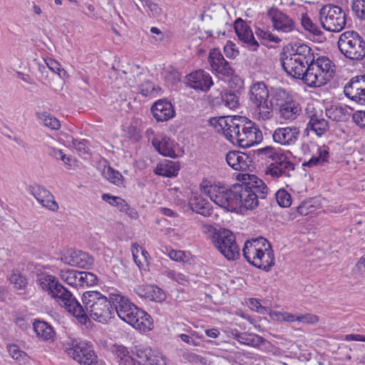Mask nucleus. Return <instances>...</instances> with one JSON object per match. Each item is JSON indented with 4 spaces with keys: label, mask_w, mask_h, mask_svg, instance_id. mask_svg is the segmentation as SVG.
<instances>
[{
    "label": "nucleus",
    "mask_w": 365,
    "mask_h": 365,
    "mask_svg": "<svg viewBox=\"0 0 365 365\" xmlns=\"http://www.w3.org/2000/svg\"><path fill=\"white\" fill-rule=\"evenodd\" d=\"M292 53L282 58V66L290 76L301 79L309 87H320L334 76L331 61L325 56L314 60V53L306 44H295Z\"/></svg>",
    "instance_id": "1"
},
{
    "label": "nucleus",
    "mask_w": 365,
    "mask_h": 365,
    "mask_svg": "<svg viewBox=\"0 0 365 365\" xmlns=\"http://www.w3.org/2000/svg\"><path fill=\"white\" fill-rule=\"evenodd\" d=\"M242 252L246 260L258 269L268 272L274 265V256L272 246L262 237L247 240Z\"/></svg>",
    "instance_id": "2"
},
{
    "label": "nucleus",
    "mask_w": 365,
    "mask_h": 365,
    "mask_svg": "<svg viewBox=\"0 0 365 365\" xmlns=\"http://www.w3.org/2000/svg\"><path fill=\"white\" fill-rule=\"evenodd\" d=\"M83 309L86 315V324L88 321V315L96 321L106 323L112 317L113 307L110 302L101 293L96 291H88L82 296Z\"/></svg>",
    "instance_id": "3"
},
{
    "label": "nucleus",
    "mask_w": 365,
    "mask_h": 365,
    "mask_svg": "<svg viewBox=\"0 0 365 365\" xmlns=\"http://www.w3.org/2000/svg\"><path fill=\"white\" fill-rule=\"evenodd\" d=\"M205 232L212 234L211 240L217 250L229 261H234L240 257V248L234 234L227 229L217 230L212 225H205Z\"/></svg>",
    "instance_id": "4"
},
{
    "label": "nucleus",
    "mask_w": 365,
    "mask_h": 365,
    "mask_svg": "<svg viewBox=\"0 0 365 365\" xmlns=\"http://www.w3.org/2000/svg\"><path fill=\"white\" fill-rule=\"evenodd\" d=\"M341 53L347 58L360 61L365 57V41L357 32L347 31L338 40Z\"/></svg>",
    "instance_id": "5"
},
{
    "label": "nucleus",
    "mask_w": 365,
    "mask_h": 365,
    "mask_svg": "<svg viewBox=\"0 0 365 365\" xmlns=\"http://www.w3.org/2000/svg\"><path fill=\"white\" fill-rule=\"evenodd\" d=\"M63 348L70 357L81 365H98L97 356L91 346L78 339H67L63 342Z\"/></svg>",
    "instance_id": "6"
},
{
    "label": "nucleus",
    "mask_w": 365,
    "mask_h": 365,
    "mask_svg": "<svg viewBox=\"0 0 365 365\" xmlns=\"http://www.w3.org/2000/svg\"><path fill=\"white\" fill-rule=\"evenodd\" d=\"M260 153L267 155L272 160L267 167V175H270L274 178L280 177L290 178L294 170V165L284 153L276 152L272 147H266L260 150Z\"/></svg>",
    "instance_id": "7"
},
{
    "label": "nucleus",
    "mask_w": 365,
    "mask_h": 365,
    "mask_svg": "<svg viewBox=\"0 0 365 365\" xmlns=\"http://www.w3.org/2000/svg\"><path fill=\"white\" fill-rule=\"evenodd\" d=\"M269 91L264 82L253 83L249 91V98L255 107V115L258 120L271 119L270 107L268 106Z\"/></svg>",
    "instance_id": "8"
},
{
    "label": "nucleus",
    "mask_w": 365,
    "mask_h": 365,
    "mask_svg": "<svg viewBox=\"0 0 365 365\" xmlns=\"http://www.w3.org/2000/svg\"><path fill=\"white\" fill-rule=\"evenodd\" d=\"M319 21L325 30L339 32L346 26V14L341 7L329 4L320 9Z\"/></svg>",
    "instance_id": "9"
},
{
    "label": "nucleus",
    "mask_w": 365,
    "mask_h": 365,
    "mask_svg": "<svg viewBox=\"0 0 365 365\" xmlns=\"http://www.w3.org/2000/svg\"><path fill=\"white\" fill-rule=\"evenodd\" d=\"M205 192L220 207L231 212L237 210L236 184L230 188L211 185L205 189Z\"/></svg>",
    "instance_id": "10"
},
{
    "label": "nucleus",
    "mask_w": 365,
    "mask_h": 365,
    "mask_svg": "<svg viewBox=\"0 0 365 365\" xmlns=\"http://www.w3.org/2000/svg\"><path fill=\"white\" fill-rule=\"evenodd\" d=\"M58 304L63 307L69 313L76 317L79 322H85L86 315L81 304L73 297V294L62 284L56 291L52 298Z\"/></svg>",
    "instance_id": "11"
},
{
    "label": "nucleus",
    "mask_w": 365,
    "mask_h": 365,
    "mask_svg": "<svg viewBox=\"0 0 365 365\" xmlns=\"http://www.w3.org/2000/svg\"><path fill=\"white\" fill-rule=\"evenodd\" d=\"M267 16L273 29L281 34H288L296 29L294 21L276 7H272L267 11Z\"/></svg>",
    "instance_id": "12"
},
{
    "label": "nucleus",
    "mask_w": 365,
    "mask_h": 365,
    "mask_svg": "<svg viewBox=\"0 0 365 365\" xmlns=\"http://www.w3.org/2000/svg\"><path fill=\"white\" fill-rule=\"evenodd\" d=\"M262 134L259 129L250 120L242 123L239 139L236 143L243 148H250L262 140Z\"/></svg>",
    "instance_id": "13"
},
{
    "label": "nucleus",
    "mask_w": 365,
    "mask_h": 365,
    "mask_svg": "<svg viewBox=\"0 0 365 365\" xmlns=\"http://www.w3.org/2000/svg\"><path fill=\"white\" fill-rule=\"evenodd\" d=\"M344 93L351 101L365 106V75L351 78L345 85Z\"/></svg>",
    "instance_id": "14"
},
{
    "label": "nucleus",
    "mask_w": 365,
    "mask_h": 365,
    "mask_svg": "<svg viewBox=\"0 0 365 365\" xmlns=\"http://www.w3.org/2000/svg\"><path fill=\"white\" fill-rule=\"evenodd\" d=\"M123 321L135 329L142 331H150L153 329V320L151 317L135 305Z\"/></svg>",
    "instance_id": "15"
},
{
    "label": "nucleus",
    "mask_w": 365,
    "mask_h": 365,
    "mask_svg": "<svg viewBox=\"0 0 365 365\" xmlns=\"http://www.w3.org/2000/svg\"><path fill=\"white\" fill-rule=\"evenodd\" d=\"M237 179L244 183L243 186L248 187L250 192H252L256 195L258 202L266 198L269 188L264 181L255 175L242 173L238 175Z\"/></svg>",
    "instance_id": "16"
},
{
    "label": "nucleus",
    "mask_w": 365,
    "mask_h": 365,
    "mask_svg": "<svg viewBox=\"0 0 365 365\" xmlns=\"http://www.w3.org/2000/svg\"><path fill=\"white\" fill-rule=\"evenodd\" d=\"M212 71L222 76L230 77L234 75L235 71L225 60L218 48L210 51L208 58Z\"/></svg>",
    "instance_id": "17"
},
{
    "label": "nucleus",
    "mask_w": 365,
    "mask_h": 365,
    "mask_svg": "<svg viewBox=\"0 0 365 365\" xmlns=\"http://www.w3.org/2000/svg\"><path fill=\"white\" fill-rule=\"evenodd\" d=\"M187 84L189 87L207 92L213 85L212 77L203 70H197L187 76Z\"/></svg>",
    "instance_id": "18"
},
{
    "label": "nucleus",
    "mask_w": 365,
    "mask_h": 365,
    "mask_svg": "<svg viewBox=\"0 0 365 365\" xmlns=\"http://www.w3.org/2000/svg\"><path fill=\"white\" fill-rule=\"evenodd\" d=\"M244 183L236 184V200L237 210L245 208L247 210H253L259 205V202L256 195L247 186H243Z\"/></svg>",
    "instance_id": "19"
},
{
    "label": "nucleus",
    "mask_w": 365,
    "mask_h": 365,
    "mask_svg": "<svg viewBox=\"0 0 365 365\" xmlns=\"http://www.w3.org/2000/svg\"><path fill=\"white\" fill-rule=\"evenodd\" d=\"M61 259L70 266L82 269H88L93 263V258L81 250H71Z\"/></svg>",
    "instance_id": "20"
},
{
    "label": "nucleus",
    "mask_w": 365,
    "mask_h": 365,
    "mask_svg": "<svg viewBox=\"0 0 365 365\" xmlns=\"http://www.w3.org/2000/svg\"><path fill=\"white\" fill-rule=\"evenodd\" d=\"M234 29L238 38L246 43L252 51H256L259 47L258 42L255 40L253 32L247 23L238 19L234 24Z\"/></svg>",
    "instance_id": "21"
},
{
    "label": "nucleus",
    "mask_w": 365,
    "mask_h": 365,
    "mask_svg": "<svg viewBox=\"0 0 365 365\" xmlns=\"http://www.w3.org/2000/svg\"><path fill=\"white\" fill-rule=\"evenodd\" d=\"M308 115L309 121L305 132L312 131L317 136L322 137L329 130V123L324 118L322 111H312Z\"/></svg>",
    "instance_id": "22"
},
{
    "label": "nucleus",
    "mask_w": 365,
    "mask_h": 365,
    "mask_svg": "<svg viewBox=\"0 0 365 365\" xmlns=\"http://www.w3.org/2000/svg\"><path fill=\"white\" fill-rule=\"evenodd\" d=\"M225 159L228 165L236 170L246 171L252 167V158L245 153L230 151Z\"/></svg>",
    "instance_id": "23"
},
{
    "label": "nucleus",
    "mask_w": 365,
    "mask_h": 365,
    "mask_svg": "<svg viewBox=\"0 0 365 365\" xmlns=\"http://www.w3.org/2000/svg\"><path fill=\"white\" fill-rule=\"evenodd\" d=\"M299 129L297 127H285L276 129L272 138L275 143L289 145L294 144L298 139Z\"/></svg>",
    "instance_id": "24"
},
{
    "label": "nucleus",
    "mask_w": 365,
    "mask_h": 365,
    "mask_svg": "<svg viewBox=\"0 0 365 365\" xmlns=\"http://www.w3.org/2000/svg\"><path fill=\"white\" fill-rule=\"evenodd\" d=\"M32 195L43 207L53 212H56L58 210V205L55 201L54 197L50 191L41 185L34 187Z\"/></svg>",
    "instance_id": "25"
},
{
    "label": "nucleus",
    "mask_w": 365,
    "mask_h": 365,
    "mask_svg": "<svg viewBox=\"0 0 365 365\" xmlns=\"http://www.w3.org/2000/svg\"><path fill=\"white\" fill-rule=\"evenodd\" d=\"M136 355L144 365H167L166 358L157 350L150 348L139 349Z\"/></svg>",
    "instance_id": "26"
},
{
    "label": "nucleus",
    "mask_w": 365,
    "mask_h": 365,
    "mask_svg": "<svg viewBox=\"0 0 365 365\" xmlns=\"http://www.w3.org/2000/svg\"><path fill=\"white\" fill-rule=\"evenodd\" d=\"M36 283L41 290L51 298L61 284L55 276L47 273L38 274Z\"/></svg>",
    "instance_id": "27"
},
{
    "label": "nucleus",
    "mask_w": 365,
    "mask_h": 365,
    "mask_svg": "<svg viewBox=\"0 0 365 365\" xmlns=\"http://www.w3.org/2000/svg\"><path fill=\"white\" fill-rule=\"evenodd\" d=\"M151 111L157 121H167L174 116L172 104L165 100H159L151 108Z\"/></svg>",
    "instance_id": "28"
},
{
    "label": "nucleus",
    "mask_w": 365,
    "mask_h": 365,
    "mask_svg": "<svg viewBox=\"0 0 365 365\" xmlns=\"http://www.w3.org/2000/svg\"><path fill=\"white\" fill-rule=\"evenodd\" d=\"M152 144L161 155L170 158L176 157L174 142L169 137L166 135L155 137L152 140Z\"/></svg>",
    "instance_id": "29"
},
{
    "label": "nucleus",
    "mask_w": 365,
    "mask_h": 365,
    "mask_svg": "<svg viewBox=\"0 0 365 365\" xmlns=\"http://www.w3.org/2000/svg\"><path fill=\"white\" fill-rule=\"evenodd\" d=\"M111 299L115 305L118 316L123 320L131 312L135 304L121 294H112Z\"/></svg>",
    "instance_id": "30"
},
{
    "label": "nucleus",
    "mask_w": 365,
    "mask_h": 365,
    "mask_svg": "<svg viewBox=\"0 0 365 365\" xmlns=\"http://www.w3.org/2000/svg\"><path fill=\"white\" fill-rule=\"evenodd\" d=\"M246 118L245 117H234L229 120V125L225 128V131L223 133L225 137L232 143L235 144L239 135L242 123H245Z\"/></svg>",
    "instance_id": "31"
},
{
    "label": "nucleus",
    "mask_w": 365,
    "mask_h": 365,
    "mask_svg": "<svg viewBox=\"0 0 365 365\" xmlns=\"http://www.w3.org/2000/svg\"><path fill=\"white\" fill-rule=\"evenodd\" d=\"M292 98L286 91L279 88L274 91L271 95V98L268 99V106L270 107L271 118L273 117V110L274 108L279 109L283 107L289 100Z\"/></svg>",
    "instance_id": "32"
},
{
    "label": "nucleus",
    "mask_w": 365,
    "mask_h": 365,
    "mask_svg": "<svg viewBox=\"0 0 365 365\" xmlns=\"http://www.w3.org/2000/svg\"><path fill=\"white\" fill-rule=\"evenodd\" d=\"M301 111L299 103L292 98L279 109V115L284 120H294L300 115Z\"/></svg>",
    "instance_id": "33"
},
{
    "label": "nucleus",
    "mask_w": 365,
    "mask_h": 365,
    "mask_svg": "<svg viewBox=\"0 0 365 365\" xmlns=\"http://www.w3.org/2000/svg\"><path fill=\"white\" fill-rule=\"evenodd\" d=\"M190 207L192 211L205 217L210 216L212 210L210 204L202 196L195 195L190 197Z\"/></svg>",
    "instance_id": "34"
},
{
    "label": "nucleus",
    "mask_w": 365,
    "mask_h": 365,
    "mask_svg": "<svg viewBox=\"0 0 365 365\" xmlns=\"http://www.w3.org/2000/svg\"><path fill=\"white\" fill-rule=\"evenodd\" d=\"M235 339L240 344L252 347H259L265 341L259 335L246 332L236 334Z\"/></svg>",
    "instance_id": "35"
},
{
    "label": "nucleus",
    "mask_w": 365,
    "mask_h": 365,
    "mask_svg": "<svg viewBox=\"0 0 365 365\" xmlns=\"http://www.w3.org/2000/svg\"><path fill=\"white\" fill-rule=\"evenodd\" d=\"M34 329L36 335L45 341L53 339L55 335L53 328L43 321H36L34 323Z\"/></svg>",
    "instance_id": "36"
},
{
    "label": "nucleus",
    "mask_w": 365,
    "mask_h": 365,
    "mask_svg": "<svg viewBox=\"0 0 365 365\" xmlns=\"http://www.w3.org/2000/svg\"><path fill=\"white\" fill-rule=\"evenodd\" d=\"M131 251L133 259L139 268L148 265L149 254L145 249L140 247L138 244L133 243Z\"/></svg>",
    "instance_id": "37"
},
{
    "label": "nucleus",
    "mask_w": 365,
    "mask_h": 365,
    "mask_svg": "<svg viewBox=\"0 0 365 365\" xmlns=\"http://www.w3.org/2000/svg\"><path fill=\"white\" fill-rule=\"evenodd\" d=\"M179 170V165L173 161H167L165 163L158 165L155 173L168 178L176 176Z\"/></svg>",
    "instance_id": "38"
},
{
    "label": "nucleus",
    "mask_w": 365,
    "mask_h": 365,
    "mask_svg": "<svg viewBox=\"0 0 365 365\" xmlns=\"http://www.w3.org/2000/svg\"><path fill=\"white\" fill-rule=\"evenodd\" d=\"M115 353L119 365H141V361H136L130 355L128 349L122 346L115 349Z\"/></svg>",
    "instance_id": "39"
},
{
    "label": "nucleus",
    "mask_w": 365,
    "mask_h": 365,
    "mask_svg": "<svg viewBox=\"0 0 365 365\" xmlns=\"http://www.w3.org/2000/svg\"><path fill=\"white\" fill-rule=\"evenodd\" d=\"M61 279L67 284L72 287H78L81 285L80 272L73 269L61 270Z\"/></svg>",
    "instance_id": "40"
},
{
    "label": "nucleus",
    "mask_w": 365,
    "mask_h": 365,
    "mask_svg": "<svg viewBox=\"0 0 365 365\" xmlns=\"http://www.w3.org/2000/svg\"><path fill=\"white\" fill-rule=\"evenodd\" d=\"M36 116L46 127L52 130H58L61 128L59 120L47 112H38L36 113Z\"/></svg>",
    "instance_id": "41"
},
{
    "label": "nucleus",
    "mask_w": 365,
    "mask_h": 365,
    "mask_svg": "<svg viewBox=\"0 0 365 365\" xmlns=\"http://www.w3.org/2000/svg\"><path fill=\"white\" fill-rule=\"evenodd\" d=\"M329 153L327 150L317 148V153L313 155L308 161L303 163L304 166L312 167L317 165H322L323 163L328 160Z\"/></svg>",
    "instance_id": "42"
},
{
    "label": "nucleus",
    "mask_w": 365,
    "mask_h": 365,
    "mask_svg": "<svg viewBox=\"0 0 365 365\" xmlns=\"http://www.w3.org/2000/svg\"><path fill=\"white\" fill-rule=\"evenodd\" d=\"M8 351L10 356L21 365H25L29 362L27 354L21 351L18 346L11 344L8 346Z\"/></svg>",
    "instance_id": "43"
},
{
    "label": "nucleus",
    "mask_w": 365,
    "mask_h": 365,
    "mask_svg": "<svg viewBox=\"0 0 365 365\" xmlns=\"http://www.w3.org/2000/svg\"><path fill=\"white\" fill-rule=\"evenodd\" d=\"M301 24L306 31H309L313 35L316 36H320L322 35V31L320 30L318 26L312 21L307 14H302L301 18Z\"/></svg>",
    "instance_id": "44"
},
{
    "label": "nucleus",
    "mask_w": 365,
    "mask_h": 365,
    "mask_svg": "<svg viewBox=\"0 0 365 365\" xmlns=\"http://www.w3.org/2000/svg\"><path fill=\"white\" fill-rule=\"evenodd\" d=\"M103 175L108 181L118 186L123 184V177L121 173L110 166L103 170Z\"/></svg>",
    "instance_id": "45"
},
{
    "label": "nucleus",
    "mask_w": 365,
    "mask_h": 365,
    "mask_svg": "<svg viewBox=\"0 0 365 365\" xmlns=\"http://www.w3.org/2000/svg\"><path fill=\"white\" fill-rule=\"evenodd\" d=\"M9 281L14 288L19 290L24 289L28 284L27 279L19 272H14L9 277Z\"/></svg>",
    "instance_id": "46"
},
{
    "label": "nucleus",
    "mask_w": 365,
    "mask_h": 365,
    "mask_svg": "<svg viewBox=\"0 0 365 365\" xmlns=\"http://www.w3.org/2000/svg\"><path fill=\"white\" fill-rule=\"evenodd\" d=\"M230 119L231 117L224 116L213 118L210 120V123L214 127L216 132L223 134L225 131V128L229 125V120Z\"/></svg>",
    "instance_id": "47"
},
{
    "label": "nucleus",
    "mask_w": 365,
    "mask_h": 365,
    "mask_svg": "<svg viewBox=\"0 0 365 365\" xmlns=\"http://www.w3.org/2000/svg\"><path fill=\"white\" fill-rule=\"evenodd\" d=\"M222 103L230 108H236L239 106V96L235 92H227L222 96Z\"/></svg>",
    "instance_id": "48"
},
{
    "label": "nucleus",
    "mask_w": 365,
    "mask_h": 365,
    "mask_svg": "<svg viewBox=\"0 0 365 365\" xmlns=\"http://www.w3.org/2000/svg\"><path fill=\"white\" fill-rule=\"evenodd\" d=\"M147 289H148V299L150 300L161 302L165 299V294L163 290L158 287L150 285V287H148Z\"/></svg>",
    "instance_id": "49"
},
{
    "label": "nucleus",
    "mask_w": 365,
    "mask_h": 365,
    "mask_svg": "<svg viewBox=\"0 0 365 365\" xmlns=\"http://www.w3.org/2000/svg\"><path fill=\"white\" fill-rule=\"evenodd\" d=\"M275 197L280 207H288L292 204V197L290 194L284 189L279 190L275 194Z\"/></svg>",
    "instance_id": "50"
},
{
    "label": "nucleus",
    "mask_w": 365,
    "mask_h": 365,
    "mask_svg": "<svg viewBox=\"0 0 365 365\" xmlns=\"http://www.w3.org/2000/svg\"><path fill=\"white\" fill-rule=\"evenodd\" d=\"M351 9L357 18L365 19V0H352Z\"/></svg>",
    "instance_id": "51"
},
{
    "label": "nucleus",
    "mask_w": 365,
    "mask_h": 365,
    "mask_svg": "<svg viewBox=\"0 0 365 365\" xmlns=\"http://www.w3.org/2000/svg\"><path fill=\"white\" fill-rule=\"evenodd\" d=\"M102 200L112 206L120 207V210H123L124 206H128L123 199L120 197L113 196L108 193L103 194Z\"/></svg>",
    "instance_id": "52"
},
{
    "label": "nucleus",
    "mask_w": 365,
    "mask_h": 365,
    "mask_svg": "<svg viewBox=\"0 0 365 365\" xmlns=\"http://www.w3.org/2000/svg\"><path fill=\"white\" fill-rule=\"evenodd\" d=\"M315 210L316 207L313 205L312 200L304 201L297 207V212L302 216H306Z\"/></svg>",
    "instance_id": "53"
},
{
    "label": "nucleus",
    "mask_w": 365,
    "mask_h": 365,
    "mask_svg": "<svg viewBox=\"0 0 365 365\" xmlns=\"http://www.w3.org/2000/svg\"><path fill=\"white\" fill-rule=\"evenodd\" d=\"M98 278L97 277L88 272H80V286H83L86 284L88 286H92L97 283Z\"/></svg>",
    "instance_id": "54"
},
{
    "label": "nucleus",
    "mask_w": 365,
    "mask_h": 365,
    "mask_svg": "<svg viewBox=\"0 0 365 365\" xmlns=\"http://www.w3.org/2000/svg\"><path fill=\"white\" fill-rule=\"evenodd\" d=\"M255 34L257 36H258L259 38L264 40H267L269 42L278 43L281 41V38L279 37L272 34L269 31H264L261 29H257L255 31Z\"/></svg>",
    "instance_id": "55"
},
{
    "label": "nucleus",
    "mask_w": 365,
    "mask_h": 365,
    "mask_svg": "<svg viewBox=\"0 0 365 365\" xmlns=\"http://www.w3.org/2000/svg\"><path fill=\"white\" fill-rule=\"evenodd\" d=\"M297 320L303 324H314L319 322V317L311 313L297 314Z\"/></svg>",
    "instance_id": "56"
},
{
    "label": "nucleus",
    "mask_w": 365,
    "mask_h": 365,
    "mask_svg": "<svg viewBox=\"0 0 365 365\" xmlns=\"http://www.w3.org/2000/svg\"><path fill=\"white\" fill-rule=\"evenodd\" d=\"M46 64L48 68L54 73L58 74L60 78H63L66 75V71L61 68L57 61L50 59L46 62Z\"/></svg>",
    "instance_id": "57"
},
{
    "label": "nucleus",
    "mask_w": 365,
    "mask_h": 365,
    "mask_svg": "<svg viewBox=\"0 0 365 365\" xmlns=\"http://www.w3.org/2000/svg\"><path fill=\"white\" fill-rule=\"evenodd\" d=\"M138 91L143 96H151L155 93V86L150 81H146L143 83L139 86Z\"/></svg>",
    "instance_id": "58"
},
{
    "label": "nucleus",
    "mask_w": 365,
    "mask_h": 365,
    "mask_svg": "<svg viewBox=\"0 0 365 365\" xmlns=\"http://www.w3.org/2000/svg\"><path fill=\"white\" fill-rule=\"evenodd\" d=\"M143 6H146L150 10L151 15L158 16L160 14L161 9L158 5L150 0H140Z\"/></svg>",
    "instance_id": "59"
},
{
    "label": "nucleus",
    "mask_w": 365,
    "mask_h": 365,
    "mask_svg": "<svg viewBox=\"0 0 365 365\" xmlns=\"http://www.w3.org/2000/svg\"><path fill=\"white\" fill-rule=\"evenodd\" d=\"M72 144L73 147L76 149V150L78 152L79 155L86 154L89 150L88 141L86 140H73Z\"/></svg>",
    "instance_id": "60"
},
{
    "label": "nucleus",
    "mask_w": 365,
    "mask_h": 365,
    "mask_svg": "<svg viewBox=\"0 0 365 365\" xmlns=\"http://www.w3.org/2000/svg\"><path fill=\"white\" fill-rule=\"evenodd\" d=\"M344 108L341 107L331 108L326 110V114L329 118L334 120H339L344 114Z\"/></svg>",
    "instance_id": "61"
},
{
    "label": "nucleus",
    "mask_w": 365,
    "mask_h": 365,
    "mask_svg": "<svg viewBox=\"0 0 365 365\" xmlns=\"http://www.w3.org/2000/svg\"><path fill=\"white\" fill-rule=\"evenodd\" d=\"M224 53L230 58H235L239 53L238 51L235 48V45L231 41H227L224 46Z\"/></svg>",
    "instance_id": "62"
},
{
    "label": "nucleus",
    "mask_w": 365,
    "mask_h": 365,
    "mask_svg": "<svg viewBox=\"0 0 365 365\" xmlns=\"http://www.w3.org/2000/svg\"><path fill=\"white\" fill-rule=\"evenodd\" d=\"M167 275L173 279V280L176 281L179 284H183L185 282H187L186 276L180 272H176L173 270H170L167 272Z\"/></svg>",
    "instance_id": "63"
},
{
    "label": "nucleus",
    "mask_w": 365,
    "mask_h": 365,
    "mask_svg": "<svg viewBox=\"0 0 365 365\" xmlns=\"http://www.w3.org/2000/svg\"><path fill=\"white\" fill-rule=\"evenodd\" d=\"M352 118L359 127L365 128V111H357L353 114Z\"/></svg>",
    "instance_id": "64"
}]
</instances>
